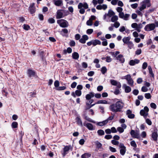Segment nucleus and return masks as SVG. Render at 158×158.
Listing matches in <instances>:
<instances>
[{
  "label": "nucleus",
  "instance_id": "obj_1",
  "mask_svg": "<svg viewBox=\"0 0 158 158\" xmlns=\"http://www.w3.org/2000/svg\"><path fill=\"white\" fill-rule=\"evenodd\" d=\"M124 104L122 102L118 101L115 103L111 105L109 107L110 111L113 112H122Z\"/></svg>",
  "mask_w": 158,
  "mask_h": 158
},
{
  "label": "nucleus",
  "instance_id": "obj_2",
  "mask_svg": "<svg viewBox=\"0 0 158 158\" xmlns=\"http://www.w3.org/2000/svg\"><path fill=\"white\" fill-rule=\"evenodd\" d=\"M158 27V21H156L155 23H150L144 27L146 31H150L154 30L156 27Z\"/></svg>",
  "mask_w": 158,
  "mask_h": 158
},
{
  "label": "nucleus",
  "instance_id": "obj_3",
  "mask_svg": "<svg viewBox=\"0 0 158 158\" xmlns=\"http://www.w3.org/2000/svg\"><path fill=\"white\" fill-rule=\"evenodd\" d=\"M73 147L71 145L65 146L63 148V151H61V152L63 157H64L67 154L70 150H72Z\"/></svg>",
  "mask_w": 158,
  "mask_h": 158
},
{
  "label": "nucleus",
  "instance_id": "obj_4",
  "mask_svg": "<svg viewBox=\"0 0 158 158\" xmlns=\"http://www.w3.org/2000/svg\"><path fill=\"white\" fill-rule=\"evenodd\" d=\"M57 23L60 26L62 27L65 28L67 27L69 25V23L66 20L64 19L58 20L57 21Z\"/></svg>",
  "mask_w": 158,
  "mask_h": 158
},
{
  "label": "nucleus",
  "instance_id": "obj_5",
  "mask_svg": "<svg viewBox=\"0 0 158 158\" xmlns=\"http://www.w3.org/2000/svg\"><path fill=\"white\" fill-rule=\"evenodd\" d=\"M119 147L120 148V153L121 155L124 156L126 151V147L122 143H120Z\"/></svg>",
  "mask_w": 158,
  "mask_h": 158
},
{
  "label": "nucleus",
  "instance_id": "obj_6",
  "mask_svg": "<svg viewBox=\"0 0 158 158\" xmlns=\"http://www.w3.org/2000/svg\"><path fill=\"white\" fill-rule=\"evenodd\" d=\"M124 79H126L127 81V83L129 85L131 86H133L134 81L130 75L128 74L125 76Z\"/></svg>",
  "mask_w": 158,
  "mask_h": 158
},
{
  "label": "nucleus",
  "instance_id": "obj_7",
  "mask_svg": "<svg viewBox=\"0 0 158 158\" xmlns=\"http://www.w3.org/2000/svg\"><path fill=\"white\" fill-rule=\"evenodd\" d=\"M111 84L113 85L116 86L117 88L119 89L121 86V84L119 82H118L114 80L111 79L110 80Z\"/></svg>",
  "mask_w": 158,
  "mask_h": 158
},
{
  "label": "nucleus",
  "instance_id": "obj_8",
  "mask_svg": "<svg viewBox=\"0 0 158 158\" xmlns=\"http://www.w3.org/2000/svg\"><path fill=\"white\" fill-rule=\"evenodd\" d=\"M130 134L133 138L139 139L140 138L138 132H135L134 130H131L130 132Z\"/></svg>",
  "mask_w": 158,
  "mask_h": 158
},
{
  "label": "nucleus",
  "instance_id": "obj_9",
  "mask_svg": "<svg viewBox=\"0 0 158 158\" xmlns=\"http://www.w3.org/2000/svg\"><path fill=\"white\" fill-rule=\"evenodd\" d=\"M35 73V71L31 69H28L27 71V74L29 77H34Z\"/></svg>",
  "mask_w": 158,
  "mask_h": 158
},
{
  "label": "nucleus",
  "instance_id": "obj_10",
  "mask_svg": "<svg viewBox=\"0 0 158 158\" xmlns=\"http://www.w3.org/2000/svg\"><path fill=\"white\" fill-rule=\"evenodd\" d=\"M152 137L155 141H156L157 140L158 134L157 129L154 130V132H152Z\"/></svg>",
  "mask_w": 158,
  "mask_h": 158
},
{
  "label": "nucleus",
  "instance_id": "obj_11",
  "mask_svg": "<svg viewBox=\"0 0 158 158\" xmlns=\"http://www.w3.org/2000/svg\"><path fill=\"white\" fill-rule=\"evenodd\" d=\"M126 114L129 118L133 119L135 117V114L132 113V111L130 110H128L126 111Z\"/></svg>",
  "mask_w": 158,
  "mask_h": 158
},
{
  "label": "nucleus",
  "instance_id": "obj_12",
  "mask_svg": "<svg viewBox=\"0 0 158 158\" xmlns=\"http://www.w3.org/2000/svg\"><path fill=\"white\" fill-rule=\"evenodd\" d=\"M89 39L88 36L86 35H83L82 38L79 40L80 43L82 44H85L86 42V41L87 40Z\"/></svg>",
  "mask_w": 158,
  "mask_h": 158
},
{
  "label": "nucleus",
  "instance_id": "obj_13",
  "mask_svg": "<svg viewBox=\"0 0 158 158\" xmlns=\"http://www.w3.org/2000/svg\"><path fill=\"white\" fill-rule=\"evenodd\" d=\"M116 59L119 60L121 63H123L125 61V59L123 56L122 54H119L116 57Z\"/></svg>",
  "mask_w": 158,
  "mask_h": 158
},
{
  "label": "nucleus",
  "instance_id": "obj_14",
  "mask_svg": "<svg viewBox=\"0 0 158 158\" xmlns=\"http://www.w3.org/2000/svg\"><path fill=\"white\" fill-rule=\"evenodd\" d=\"M62 10H57L56 13V18L57 19H60L63 17V14L61 11Z\"/></svg>",
  "mask_w": 158,
  "mask_h": 158
},
{
  "label": "nucleus",
  "instance_id": "obj_15",
  "mask_svg": "<svg viewBox=\"0 0 158 158\" xmlns=\"http://www.w3.org/2000/svg\"><path fill=\"white\" fill-rule=\"evenodd\" d=\"M81 94V90H76L75 91V92H73L71 93V95L74 98L76 97V95L77 96H80Z\"/></svg>",
  "mask_w": 158,
  "mask_h": 158
},
{
  "label": "nucleus",
  "instance_id": "obj_16",
  "mask_svg": "<svg viewBox=\"0 0 158 158\" xmlns=\"http://www.w3.org/2000/svg\"><path fill=\"white\" fill-rule=\"evenodd\" d=\"M83 7L85 9H87L88 8V6L87 4L85 2L83 4L82 3H79L78 6V9H81V8Z\"/></svg>",
  "mask_w": 158,
  "mask_h": 158
},
{
  "label": "nucleus",
  "instance_id": "obj_17",
  "mask_svg": "<svg viewBox=\"0 0 158 158\" xmlns=\"http://www.w3.org/2000/svg\"><path fill=\"white\" fill-rule=\"evenodd\" d=\"M123 87L124 89L125 92L126 93H129L131 91V88L129 86H127L126 84H123Z\"/></svg>",
  "mask_w": 158,
  "mask_h": 158
},
{
  "label": "nucleus",
  "instance_id": "obj_18",
  "mask_svg": "<svg viewBox=\"0 0 158 158\" xmlns=\"http://www.w3.org/2000/svg\"><path fill=\"white\" fill-rule=\"evenodd\" d=\"M139 62V60L137 59L134 60H130L129 64L130 65L134 66L136 64H138Z\"/></svg>",
  "mask_w": 158,
  "mask_h": 158
},
{
  "label": "nucleus",
  "instance_id": "obj_19",
  "mask_svg": "<svg viewBox=\"0 0 158 158\" xmlns=\"http://www.w3.org/2000/svg\"><path fill=\"white\" fill-rule=\"evenodd\" d=\"M68 33V29L66 28L63 29L60 32V34L63 36L67 37V35Z\"/></svg>",
  "mask_w": 158,
  "mask_h": 158
},
{
  "label": "nucleus",
  "instance_id": "obj_20",
  "mask_svg": "<svg viewBox=\"0 0 158 158\" xmlns=\"http://www.w3.org/2000/svg\"><path fill=\"white\" fill-rule=\"evenodd\" d=\"M83 125L84 126L86 127L90 130H93L94 129L93 125L91 123H87L86 124L84 123Z\"/></svg>",
  "mask_w": 158,
  "mask_h": 158
},
{
  "label": "nucleus",
  "instance_id": "obj_21",
  "mask_svg": "<svg viewBox=\"0 0 158 158\" xmlns=\"http://www.w3.org/2000/svg\"><path fill=\"white\" fill-rule=\"evenodd\" d=\"M76 122L77 123V124L79 125L82 127L83 126V124L81 121V119L80 117V116H77L76 118Z\"/></svg>",
  "mask_w": 158,
  "mask_h": 158
},
{
  "label": "nucleus",
  "instance_id": "obj_22",
  "mask_svg": "<svg viewBox=\"0 0 158 158\" xmlns=\"http://www.w3.org/2000/svg\"><path fill=\"white\" fill-rule=\"evenodd\" d=\"M94 96V94L93 92H90L89 94L86 95L85 98L86 100H89Z\"/></svg>",
  "mask_w": 158,
  "mask_h": 158
},
{
  "label": "nucleus",
  "instance_id": "obj_23",
  "mask_svg": "<svg viewBox=\"0 0 158 158\" xmlns=\"http://www.w3.org/2000/svg\"><path fill=\"white\" fill-rule=\"evenodd\" d=\"M54 4L56 6H60L63 5L62 0H57L54 2Z\"/></svg>",
  "mask_w": 158,
  "mask_h": 158
},
{
  "label": "nucleus",
  "instance_id": "obj_24",
  "mask_svg": "<svg viewBox=\"0 0 158 158\" xmlns=\"http://www.w3.org/2000/svg\"><path fill=\"white\" fill-rule=\"evenodd\" d=\"M141 2L147 6V7H149L151 6L150 0H144Z\"/></svg>",
  "mask_w": 158,
  "mask_h": 158
},
{
  "label": "nucleus",
  "instance_id": "obj_25",
  "mask_svg": "<svg viewBox=\"0 0 158 158\" xmlns=\"http://www.w3.org/2000/svg\"><path fill=\"white\" fill-rule=\"evenodd\" d=\"M140 113L141 115L143 116L145 119L147 118V116L148 114V113L146 112L145 111L143 110H140Z\"/></svg>",
  "mask_w": 158,
  "mask_h": 158
},
{
  "label": "nucleus",
  "instance_id": "obj_26",
  "mask_svg": "<svg viewBox=\"0 0 158 158\" xmlns=\"http://www.w3.org/2000/svg\"><path fill=\"white\" fill-rule=\"evenodd\" d=\"M131 37L130 36L125 37L123 39V41L124 44H127L130 41Z\"/></svg>",
  "mask_w": 158,
  "mask_h": 158
},
{
  "label": "nucleus",
  "instance_id": "obj_27",
  "mask_svg": "<svg viewBox=\"0 0 158 158\" xmlns=\"http://www.w3.org/2000/svg\"><path fill=\"white\" fill-rule=\"evenodd\" d=\"M72 57L73 59L77 60L79 57V55L77 52H74L72 53Z\"/></svg>",
  "mask_w": 158,
  "mask_h": 158
},
{
  "label": "nucleus",
  "instance_id": "obj_28",
  "mask_svg": "<svg viewBox=\"0 0 158 158\" xmlns=\"http://www.w3.org/2000/svg\"><path fill=\"white\" fill-rule=\"evenodd\" d=\"M148 69L149 70V73L150 74V77H151L154 78V75L153 73L152 69L151 66H148Z\"/></svg>",
  "mask_w": 158,
  "mask_h": 158
},
{
  "label": "nucleus",
  "instance_id": "obj_29",
  "mask_svg": "<svg viewBox=\"0 0 158 158\" xmlns=\"http://www.w3.org/2000/svg\"><path fill=\"white\" fill-rule=\"evenodd\" d=\"M93 45L94 46H96L97 44L100 45L101 44V41L98 40H92Z\"/></svg>",
  "mask_w": 158,
  "mask_h": 158
},
{
  "label": "nucleus",
  "instance_id": "obj_30",
  "mask_svg": "<svg viewBox=\"0 0 158 158\" xmlns=\"http://www.w3.org/2000/svg\"><path fill=\"white\" fill-rule=\"evenodd\" d=\"M107 123V121H105V120L101 122H98L97 124L98 125L100 126H103L105 125Z\"/></svg>",
  "mask_w": 158,
  "mask_h": 158
},
{
  "label": "nucleus",
  "instance_id": "obj_31",
  "mask_svg": "<svg viewBox=\"0 0 158 158\" xmlns=\"http://www.w3.org/2000/svg\"><path fill=\"white\" fill-rule=\"evenodd\" d=\"M91 154L88 153H85L82 155L81 158H88L91 156Z\"/></svg>",
  "mask_w": 158,
  "mask_h": 158
},
{
  "label": "nucleus",
  "instance_id": "obj_32",
  "mask_svg": "<svg viewBox=\"0 0 158 158\" xmlns=\"http://www.w3.org/2000/svg\"><path fill=\"white\" fill-rule=\"evenodd\" d=\"M140 6L138 7L139 10L140 11H142L146 8V6L142 2L140 3Z\"/></svg>",
  "mask_w": 158,
  "mask_h": 158
},
{
  "label": "nucleus",
  "instance_id": "obj_33",
  "mask_svg": "<svg viewBox=\"0 0 158 158\" xmlns=\"http://www.w3.org/2000/svg\"><path fill=\"white\" fill-rule=\"evenodd\" d=\"M118 17L117 15H114L111 18V20L112 22H115L118 20Z\"/></svg>",
  "mask_w": 158,
  "mask_h": 158
},
{
  "label": "nucleus",
  "instance_id": "obj_34",
  "mask_svg": "<svg viewBox=\"0 0 158 158\" xmlns=\"http://www.w3.org/2000/svg\"><path fill=\"white\" fill-rule=\"evenodd\" d=\"M108 16L110 17H111L112 16H114L115 15V13L111 10H110L107 14Z\"/></svg>",
  "mask_w": 158,
  "mask_h": 158
},
{
  "label": "nucleus",
  "instance_id": "obj_35",
  "mask_svg": "<svg viewBox=\"0 0 158 158\" xmlns=\"http://www.w3.org/2000/svg\"><path fill=\"white\" fill-rule=\"evenodd\" d=\"M97 148L98 149L102 148V144L99 142L97 141L95 142Z\"/></svg>",
  "mask_w": 158,
  "mask_h": 158
},
{
  "label": "nucleus",
  "instance_id": "obj_36",
  "mask_svg": "<svg viewBox=\"0 0 158 158\" xmlns=\"http://www.w3.org/2000/svg\"><path fill=\"white\" fill-rule=\"evenodd\" d=\"M130 144L132 146L134 147L133 148V150H136V148L137 147V145L135 142L134 140H133L131 142Z\"/></svg>",
  "mask_w": 158,
  "mask_h": 158
},
{
  "label": "nucleus",
  "instance_id": "obj_37",
  "mask_svg": "<svg viewBox=\"0 0 158 158\" xmlns=\"http://www.w3.org/2000/svg\"><path fill=\"white\" fill-rule=\"evenodd\" d=\"M127 44V47L130 49H132L133 47L134 46V44L131 41L129 42Z\"/></svg>",
  "mask_w": 158,
  "mask_h": 158
},
{
  "label": "nucleus",
  "instance_id": "obj_38",
  "mask_svg": "<svg viewBox=\"0 0 158 158\" xmlns=\"http://www.w3.org/2000/svg\"><path fill=\"white\" fill-rule=\"evenodd\" d=\"M101 71L102 74H104L106 72L107 69L105 66H103L101 69Z\"/></svg>",
  "mask_w": 158,
  "mask_h": 158
},
{
  "label": "nucleus",
  "instance_id": "obj_39",
  "mask_svg": "<svg viewBox=\"0 0 158 158\" xmlns=\"http://www.w3.org/2000/svg\"><path fill=\"white\" fill-rule=\"evenodd\" d=\"M97 133L98 135L101 136L104 135L105 134L104 131L102 130H99L97 131Z\"/></svg>",
  "mask_w": 158,
  "mask_h": 158
},
{
  "label": "nucleus",
  "instance_id": "obj_40",
  "mask_svg": "<svg viewBox=\"0 0 158 158\" xmlns=\"http://www.w3.org/2000/svg\"><path fill=\"white\" fill-rule=\"evenodd\" d=\"M107 103V101L106 100H100L98 101L96 104H106Z\"/></svg>",
  "mask_w": 158,
  "mask_h": 158
},
{
  "label": "nucleus",
  "instance_id": "obj_41",
  "mask_svg": "<svg viewBox=\"0 0 158 158\" xmlns=\"http://www.w3.org/2000/svg\"><path fill=\"white\" fill-rule=\"evenodd\" d=\"M66 89V87L65 86H59L58 87L56 88V89L58 91H60L65 90Z\"/></svg>",
  "mask_w": 158,
  "mask_h": 158
},
{
  "label": "nucleus",
  "instance_id": "obj_42",
  "mask_svg": "<svg viewBox=\"0 0 158 158\" xmlns=\"http://www.w3.org/2000/svg\"><path fill=\"white\" fill-rule=\"evenodd\" d=\"M18 124L16 122H13L11 124V126L12 128H15L18 127Z\"/></svg>",
  "mask_w": 158,
  "mask_h": 158
},
{
  "label": "nucleus",
  "instance_id": "obj_43",
  "mask_svg": "<svg viewBox=\"0 0 158 158\" xmlns=\"http://www.w3.org/2000/svg\"><path fill=\"white\" fill-rule=\"evenodd\" d=\"M29 10L31 14H34L35 11V7H29Z\"/></svg>",
  "mask_w": 158,
  "mask_h": 158
},
{
  "label": "nucleus",
  "instance_id": "obj_44",
  "mask_svg": "<svg viewBox=\"0 0 158 158\" xmlns=\"http://www.w3.org/2000/svg\"><path fill=\"white\" fill-rule=\"evenodd\" d=\"M85 118L90 122H91V123H96L95 121H94L91 118H89V117H88L87 116H86L85 117Z\"/></svg>",
  "mask_w": 158,
  "mask_h": 158
},
{
  "label": "nucleus",
  "instance_id": "obj_45",
  "mask_svg": "<svg viewBox=\"0 0 158 158\" xmlns=\"http://www.w3.org/2000/svg\"><path fill=\"white\" fill-rule=\"evenodd\" d=\"M113 26L115 27L116 28H118L120 25V24L119 23L118 21H116L114 23V24H112Z\"/></svg>",
  "mask_w": 158,
  "mask_h": 158
},
{
  "label": "nucleus",
  "instance_id": "obj_46",
  "mask_svg": "<svg viewBox=\"0 0 158 158\" xmlns=\"http://www.w3.org/2000/svg\"><path fill=\"white\" fill-rule=\"evenodd\" d=\"M130 16V15L129 14H126L124 15V16L123 17V19L125 20H127L128 19V18H129Z\"/></svg>",
  "mask_w": 158,
  "mask_h": 158
},
{
  "label": "nucleus",
  "instance_id": "obj_47",
  "mask_svg": "<svg viewBox=\"0 0 158 158\" xmlns=\"http://www.w3.org/2000/svg\"><path fill=\"white\" fill-rule=\"evenodd\" d=\"M48 22L49 23L52 24L55 23V20L52 18H50L48 19Z\"/></svg>",
  "mask_w": 158,
  "mask_h": 158
},
{
  "label": "nucleus",
  "instance_id": "obj_48",
  "mask_svg": "<svg viewBox=\"0 0 158 158\" xmlns=\"http://www.w3.org/2000/svg\"><path fill=\"white\" fill-rule=\"evenodd\" d=\"M144 96L147 99H150L151 98V96L149 93L145 94Z\"/></svg>",
  "mask_w": 158,
  "mask_h": 158
},
{
  "label": "nucleus",
  "instance_id": "obj_49",
  "mask_svg": "<svg viewBox=\"0 0 158 158\" xmlns=\"http://www.w3.org/2000/svg\"><path fill=\"white\" fill-rule=\"evenodd\" d=\"M60 83L59 82L58 80H56L55 82L54 83V85L55 87L56 88H57L58 87Z\"/></svg>",
  "mask_w": 158,
  "mask_h": 158
},
{
  "label": "nucleus",
  "instance_id": "obj_50",
  "mask_svg": "<svg viewBox=\"0 0 158 158\" xmlns=\"http://www.w3.org/2000/svg\"><path fill=\"white\" fill-rule=\"evenodd\" d=\"M117 130L120 133H123L124 131V129L121 127H118L117 128Z\"/></svg>",
  "mask_w": 158,
  "mask_h": 158
},
{
  "label": "nucleus",
  "instance_id": "obj_51",
  "mask_svg": "<svg viewBox=\"0 0 158 158\" xmlns=\"http://www.w3.org/2000/svg\"><path fill=\"white\" fill-rule=\"evenodd\" d=\"M111 143L114 145H118L119 144V142L115 140H111Z\"/></svg>",
  "mask_w": 158,
  "mask_h": 158
},
{
  "label": "nucleus",
  "instance_id": "obj_52",
  "mask_svg": "<svg viewBox=\"0 0 158 158\" xmlns=\"http://www.w3.org/2000/svg\"><path fill=\"white\" fill-rule=\"evenodd\" d=\"M23 26V29L26 30H28L30 28V26L28 25L24 24Z\"/></svg>",
  "mask_w": 158,
  "mask_h": 158
},
{
  "label": "nucleus",
  "instance_id": "obj_53",
  "mask_svg": "<svg viewBox=\"0 0 158 158\" xmlns=\"http://www.w3.org/2000/svg\"><path fill=\"white\" fill-rule=\"evenodd\" d=\"M93 32V30L92 29H89L86 31V33L89 35L91 34Z\"/></svg>",
  "mask_w": 158,
  "mask_h": 158
},
{
  "label": "nucleus",
  "instance_id": "obj_54",
  "mask_svg": "<svg viewBox=\"0 0 158 158\" xmlns=\"http://www.w3.org/2000/svg\"><path fill=\"white\" fill-rule=\"evenodd\" d=\"M142 53V50L141 49H138L135 52V54L137 55H139Z\"/></svg>",
  "mask_w": 158,
  "mask_h": 158
},
{
  "label": "nucleus",
  "instance_id": "obj_55",
  "mask_svg": "<svg viewBox=\"0 0 158 158\" xmlns=\"http://www.w3.org/2000/svg\"><path fill=\"white\" fill-rule=\"evenodd\" d=\"M148 66V63L146 62H144L142 65V69H145Z\"/></svg>",
  "mask_w": 158,
  "mask_h": 158
},
{
  "label": "nucleus",
  "instance_id": "obj_56",
  "mask_svg": "<svg viewBox=\"0 0 158 158\" xmlns=\"http://www.w3.org/2000/svg\"><path fill=\"white\" fill-rule=\"evenodd\" d=\"M146 119V123L149 125H151L152 124V123L151 120L149 118L145 119Z\"/></svg>",
  "mask_w": 158,
  "mask_h": 158
},
{
  "label": "nucleus",
  "instance_id": "obj_57",
  "mask_svg": "<svg viewBox=\"0 0 158 158\" xmlns=\"http://www.w3.org/2000/svg\"><path fill=\"white\" fill-rule=\"evenodd\" d=\"M24 135V132L22 131L19 132V136L20 137V141L21 142L22 141V138Z\"/></svg>",
  "mask_w": 158,
  "mask_h": 158
},
{
  "label": "nucleus",
  "instance_id": "obj_58",
  "mask_svg": "<svg viewBox=\"0 0 158 158\" xmlns=\"http://www.w3.org/2000/svg\"><path fill=\"white\" fill-rule=\"evenodd\" d=\"M75 44V42L73 40H71L69 43L71 47L74 46Z\"/></svg>",
  "mask_w": 158,
  "mask_h": 158
},
{
  "label": "nucleus",
  "instance_id": "obj_59",
  "mask_svg": "<svg viewBox=\"0 0 158 158\" xmlns=\"http://www.w3.org/2000/svg\"><path fill=\"white\" fill-rule=\"evenodd\" d=\"M138 6V4L135 3L133 4H132L131 5V6L133 9L136 8Z\"/></svg>",
  "mask_w": 158,
  "mask_h": 158
},
{
  "label": "nucleus",
  "instance_id": "obj_60",
  "mask_svg": "<svg viewBox=\"0 0 158 158\" xmlns=\"http://www.w3.org/2000/svg\"><path fill=\"white\" fill-rule=\"evenodd\" d=\"M28 95L31 97H35V95H36V93H35L33 92L29 93Z\"/></svg>",
  "mask_w": 158,
  "mask_h": 158
},
{
  "label": "nucleus",
  "instance_id": "obj_61",
  "mask_svg": "<svg viewBox=\"0 0 158 158\" xmlns=\"http://www.w3.org/2000/svg\"><path fill=\"white\" fill-rule=\"evenodd\" d=\"M118 89V88L116 87L114 92V94L115 95H118L120 93V92Z\"/></svg>",
  "mask_w": 158,
  "mask_h": 158
},
{
  "label": "nucleus",
  "instance_id": "obj_62",
  "mask_svg": "<svg viewBox=\"0 0 158 158\" xmlns=\"http://www.w3.org/2000/svg\"><path fill=\"white\" fill-rule=\"evenodd\" d=\"M139 93V91L138 89H135L133 91V94L135 95H137Z\"/></svg>",
  "mask_w": 158,
  "mask_h": 158
},
{
  "label": "nucleus",
  "instance_id": "obj_63",
  "mask_svg": "<svg viewBox=\"0 0 158 158\" xmlns=\"http://www.w3.org/2000/svg\"><path fill=\"white\" fill-rule=\"evenodd\" d=\"M139 10H137L136 11V12L137 13L138 15L140 16L141 17H142L143 16V14Z\"/></svg>",
  "mask_w": 158,
  "mask_h": 158
},
{
  "label": "nucleus",
  "instance_id": "obj_64",
  "mask_svg": "<svg viewBox=\"0 0 158 158\" xmlns=\"http://www.w3.org/2000/svg\"><path fill=\"white\" fill-rule=\"evenodd\" d=\"M141 91L143 92H147L148 91V89L146 87L143 86L141 88Z\"/></svg>",
  "mask_w": 158,
  "mask_h": 158
}]
</instances>
